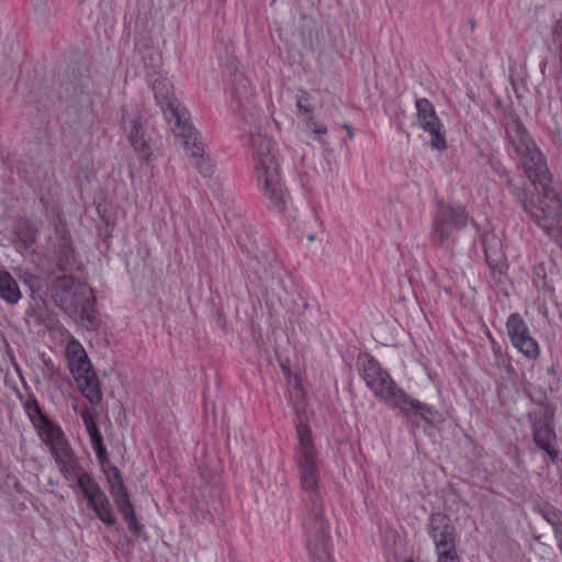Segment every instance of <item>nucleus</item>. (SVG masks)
Listing matches in <instances>:
<instances>
[{"mask_svg": "<svg viewBox=\"0 0 562 562\" xmlns=\"http://www.w3.org/2000/svg\"><path fill=\"white\" fill-rule=\"evenodd\" d=\"M416 115L419 126L430 137L431 147L442 151L447 148L446 132L435 106L427 98L415 101Z\"/></svg>", "mask_w": 562, "mask_h": 562, "instance_id": "f8f14e48", "label": "nucleus"}, {"mask_svg": "<svg viewBox=\"0 0 562 562\" xmlns=\"http://www.w3.org/2000/svg\"><path fill=\"white\" fill-rule=\"evenodd\" d=\"M555 439L553 429L547 424H537L533 428V440L536 445L546 451L552 460L558 457V451L552 447V442Z\"/></svg>", "mask_w": 562, "mask_h": 562, "instance_id": "f3484780", "label": "nucleus"}, {"mask_svg": "<svg viewBox=\"0 0 562 562\" xmlns=\"http://www.w3.org/2000/svg\"><path fill=\"white\" fill-rule=\"evenodd\" d=\"M505 326L508 339L518 352L529 360H537L540 357V345L519 313L509 314Z\"/></svg>", "mask_w": 562, "mask_h": 562, "instance_id": "9b49d317", "label": "nucleus"}, {"mask_svg": "<svg viewBox=\"0 0 562 562\" xmlns=\"http://www.w3.org/2000/svg\"><path fill=\"white\" fill-rule=\"evenodd\" d=\"M289 398L294 404L300 403L303 398L302 389L296 380L294 381L293 390H289Z\"/></svg>", "mask_w": 562, "mask_h": 562, "instance_id": "4be33fe9", "label": "nucleus"}, {"mask_svg": "<svg viewBox=\"0 0 562 562\" xmlns=\"http://www.w3.org/2000/svg\"><path fill=\"white\" fill-rule=\"evenodd\" d=\"M29 415L37 435L49 449L64 477L70 484H77L102 522L109 526L114 525L115 518L106 495L89 474L81 472L60 427L43 416L37 406L30 409Z\"/></svg>", "mask_w": 562, "mask_h": 562, "instance_id": "f03ea898", "label": "nucleus"}, {"mask_svg": "<svg viewBox=\"0 0 562 562\" xmlns=\"http://www.w3.org/2000/svg\"><path fill=\"white\" fill-rule=\"evenodd\" d=\"M297 108L302 132L316 140H322V136L326 133V127L313 116L310 106L305 105L303 99L299 100Z\"/></svg>", "mask_w": 562, "mask_h": 562, "instance_id": "dca6fc26", "label": "nucleus"}, {"mask_svg": "<svg viewBox=\"0 0 562 562\" xmlns=\"http://www.w3.org/2000/svg\"><path fill=\"white\" fill-rule=\"evenodd\" d=\"M428 535L437 550V562H460L454 543V527L442 513L429 517Z\"/></svg>", "mask_w": 562, "mask_h": 562, "instance_id": "1a4fd4ad", "label": "nucleus"}, {"mask_svg": "<svg viewBox=\"0 0 562 562\" xmlns=\"http://www.w3.org/2000/svg\"><path fill=\"white\" fill-rule=\"evenodd\" d=\"M151 89L157 105L171 127L175 136L183 140L184 150L192 159L201 175L210 176L214 169V162L199 133L191 125L189 114L175 95L173 85L167 77H157Z\"/></svg>", "mask_w": 562, "mask_h": 562, "instance_id": "7ed1b4c3", "label": "nucleus"}, {"mask_svg": "<svg viewBox=\"0 0 562 562\" xmlns=\"http://www.w3.org/2000/svg\"><path fill=\"white\" fill-rule=\"evenodd\" d=\"M406 405L414 409L417 415H419L424 420L428 423L430 422L429 416L438 414L434 406L424 404L417 400H413L407 394L404 402L395 401L392 406L403 408Z\"/></svg>", "mask_w": 562, "mask_h": 562, "instance_id": "aec40b11", "label": "nucleus"}, {"mask_svg": "<svg viewBox=\"0 0 562 562\" xmlns=\"http://www.w3.org/2000/svg\"><path fill=\"white\" fill-rule=\"evenodd\" d=\"M60 305L68 314L79 319L82 326L95 327L94 295L87 284L78 283L71 286Z\"/></svg>", "mask_w": 562, "mask_h": 562, "instance_id": "9d476101", "label": "nucleus"}, {"mask_svg": "<svg viewBox=\"0 0 562 562\" xmlns=\"http://www.w3.org/2000/svg\"><path fill=\"white\" fill-rule=\"evenodd\" d=\"M357 366L361 378L375 396L381 397L389 405H393L395 401H405L406 393L394 384L390 374L372 356L360 353L357 358Z\"/></svg>", "mask_w": 562, "mask_h": 562, "instance_id": "423d86ee", "label": "nucleus"}, {"mask_svg": "<svg viewBox=\"0 0 562 562\" xmlns=\"http://www.w3.org/2000/svg\"><path fill=\"white\" fill-rule=\"evenodd\" d=\"M481 244L487 266L493 271L498 270L505 260L502 240L493 231H487L481 233Z\"/></svg>", "mask_w": 562, "mask_h": 562, "instance_id": "4468645a", "label": "nucleus"}, {"mask_svg": "<svg viewBox=\"0 0 562 562\" xmlns=\"http://www.w3.org/2000/svg\"><path fill=\"white\" fill-rule=\"evenodd\" d=\"M394 562H415L412 555L401 557L396 552L393 554Z\"/></svg>", "mask_w": 562, "mask_h": 562, "instance_id": "5701e85b", "label": "nucleus"}, {"mask_svg": "<svg viewBox=\"0 0 562 562\" xmlns=\"http://www.w3.org/2000/svg\"><path fill=\"white\" fill-rule=\"evenodd\" d=\"M83 422H85V425H86V428H87V431H88V435H89V438L91 441V447H92L99 462L102 465H104L105 462L108 461V456H106V449L104 448L103 442H102V437H101L99 430L97 429V426L91 416L83 415Z\"/></svg>", "mask_w": 562, "mask_h": 562, "instance_id": "a211bd4d", "label": "nucleus"}, {"mask_svg": "<svg viewBox=\"0 0 562 562\" xmlns=\"http://www.w3.org/2000/svg\"><path fill=\"white\" fill-rule=\"evenodd\" d=\"M532 283L538 291H546L548 286L547 268L544 263H538L532 268Z\"/></svg>", "mask_w": 562, "mask_h": 562, "instance_id": "412c9836", "label": "nucleus"}, {"mask_svg": "<svg viewBox=\"0 0 562 562\" xmlns=\"http://www.w3.org/2000/svg\"><path fill=\"white\" fill-rule=\"evenodd\" d=\"M105 475L110 484L111 494L124 519L137 536H142V530L144 527L138 522L136 518L134 507L130 501L128 493L123 483L120 471L116 468H110L105 472Z\"/></svg>", "mask_w": 562, "mask_h": 562, "instance_id": "ddd939ff", "label": "nucleus"}, {"mask_svg": "<svg viewBox=\"0 0 562 562\" xmlns=\"http://www.w3.org/2000/svg\"><path fill=\"white\" fill-rule=\"evenodd\" d=\"M21 291L12 276L0 270V297L9 304H15L21 299Z\"/></svg>", "mask_w": 562, "mask_h": 562, "instance_id": "6ab92c4d", "label": "nucleus"}, {"mask_svg": "<svg viewBox=\"0 0 562 562\" xmlns=\"http://www.w3.org/2000/svg\"><path fill=\"white\" fill-rule=\"evenodd\" d=\"M307 240H308V241H311V243H313V241H315V240H316V236H315L314 234H310V235L307 236Z\"/></svg>", "mask_w": 562, "mask_h": 562, "instance_id": "b1692460", "label": "nucleus"}, {"mask_svg": "<svg viewBox=\"0 0 562 562\" xmlns=\"http://www.w3.org/2000/svg\"><path fill=\"white\" fill-rule=\"evenodd\" d=\"M250 146L254 177L269 207L278 213L291 212L292 205L282 183L280 165L271 138L266 133L252 132Z\"/></svg>", "mask_w": 562, "mask_h": 562, "instance_id": "20e7f679", "label": "nucleus"}, {"mask_svg": "<svg viewBox=\"0 0 562 562\" xmlns=\"http://www.w3.org/2000/svg\"><path fill=\"white\" fill-rule=\"evenodd\" d=\"M297 447L296 464L300 471L301 485L305 491L314 492L318 484L317 450L307 425H296Z\"/></svg>", "mask_w": 562, "mask_h": 562, "instance_id": "6e6552de", "label": "nucleus"}, {"mask_svg": "<svg viewBox=\"0 0 562 562\" xmlns=\"http://www.w3.org/2000/svg\"><path fill=\"white\" fill-rule=\"evenodd\" d=\"M506 134L525 173L538 191V202L529 200L527 190L512 181L508 182L509 192L538 226L562 248V198L552 187L547 158L520 121H513Z\"/></svg>", "mask_w": 562, "mask_h": 562, "instance_id": "f257e3e1", "label": "nucleus"}, {"mask_svg": "<svg viewBox=\"0 0 562 562\" xmlns=\"http://www.w3.org/2000/svg\"><path fill=\"white\" fill-rule=\"evenodd\" d=\"M469 215L461 204L439 202L432 218L431 240L439 247H446L453 239L454 232L468 224Z\"/></svg>", "mask_w": 562, "mask_h": 562, "instance_id": "0eeeda50", "label": "nucleus"}, {"mask_svg": "<svg viewBox=\"0 0 562 562\" xmlns=\"http://www.w3.org/2000/svg\"><path fill=\"white\" fill-rule=\"evenodd\" d=\"M65 356L82 395L91 403H99L101 401L99 380L83 346L78 340L70 338L66 345Z\"/></svg>", "mask_w": 562, "mask_h": 562, "instance_id": "39448f33", "label": "nucleus"}, {"mask_svg": "<svg viewBox=\"0 0 562 562\" xmlns=\"http://www.w3.org/2000/svg\"><path fill=\"white\" fill-rule=\"evenodd\" d=\"M125 128H128V139L137 157L145 162L153 159L154 151L149 140L145 137L142 125L137 120L125 122Z\"/></svg>", "mask_w": 562, "mask_h": 562, "instance_id": "2eb2a0df", "label": "nucleus"}]
</instances>
